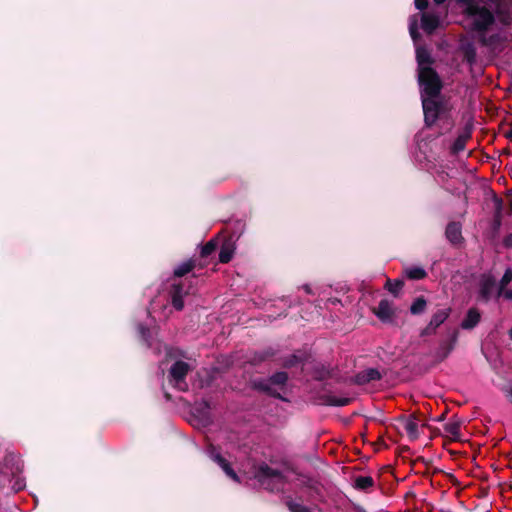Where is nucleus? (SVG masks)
Instances as JSON below:
<instances>
[{
  "label": "nucleus",
  "instance_id": "nucleus-7",
  "mask_svg": "<svg viewBox=\"0 0 512 512\" xmlns=\"http://www.w3.org/2000/svg\"><path fill=\"white\" fill-rule=\"evenodd\" d=\"M256 478L261 482L263 485L266 484L267 480H271L275 482L276 484L283 483V475L282 473L277 470L273 469L267 464H261L258 467V470L256 472Z\"/></svg>",
  "mask_w": 512,
  "mask_h": 512
},
{
  "label": "nucleus",
  "instance_id": "nucleus-35",
  "mask_svg": "<svg viewBox=\"0 0 512 512\" xmlns=\"http://www.w3.org/2000/svg\"><path fill=\"white\" fill-rule=\"evenodd\" d=\"M23 486H24V484L17 480L12 488H13V490L18 491V490L22 489Z\"/></svg>",
  "mask_w": 512,
  "mask_h": 512
},
{
  "label": "nucleus",
  "instance_id": "nucleus-39",
  "mask_svg": "<svg viewBox=\"0 0 512 512\" xmlns=\"http://www.w3.org/2000/svg\"><path fill=\"white\" fill-rule=\"evenodd\" d=\"M434 1H435V3H437V4H442V3H444L446 0H434Z\"/></svg>",
  "mask_w": 512,
  "mask_h": 512
},
{
  "label": "nucleus",
  "instance_id": "nucleus-9",
  "mask_svg": "<svg viewBox=\"0 0 512 512\" xmlns=\"http://www.w3.org/2000/svg\"><path fill=\"white\" fill-rule=\"evenodd\" d=\"M450 315V309H441L433 314L429 324L422 330L421 335H432L436 329L443 324Z\"/></svg>",
  "mask_w": 512,
  "mask_h": 512
},
{
  "label": "nucleus",
  "instance_id": "nucleus-24",
  "mask_svg": "<svg viewBox=\"0 0 512 512\" xmlns=\"http://www.w3.org/2000/svg\"><path fill=\"white\" fill-rule=\"evenodd\" d=\"M233 257V249L229 245H223L219 253L221 263H228Z\"/></svg>",
  "mask_w": 512,
  "mask_h": 512
},
{
  "label": "nucleus",
  "instance_id": "nucleus-4",
  "mask_svg": "<svg viewBox=\"0 0 512 512\" xmlns=\"http://www.w3.org/2000/svg\"><path fill=\"white\" fill-rule=\"evenodd\" d=\"M190 370L189 364L183 361L175 362L170 369V382L181 391L187 389L185 377Z\"/></svg>",
  "mask_w": 512,
  "mask_h": 512
},
{
  "label": "nucleus",
  "instance_id": "nucleus-1",
  "mask_svg": "<svg viewBox=\"0 0 512 512\" xmlns=\"http://www.w3.org/2000/svg\"><path fill=\"white\" fill-rule=\"evenodd\" d=\"M464 8L466 28L473 37L492 52L503 50L507 40L502 30L494 31L495 17L485 0H456Z\"/></svg>",
  "mask_w": 512,
  "mask_h": 512
},
{
  "label": "nucleus",
  "instance_id": "nucleus-38",
  "mask_svg": "<svg viewBox=\"0 0 512 512\" xmlns=\"http://www.w3.org/2000/svg\"><path fill=\"white\" fill-rule=\"evenodd\" d=\"M508 397L510 398V400L512 401V387L509 389L508 391Z\"/></svg>",
  "mask_w": 512,
  "mask_h": 512
},
{
  "label": "nucleus",
  "instance_id": "nucleus-8",
  "mask_svg": "<svg viewBox=\"0 0 512 512\" xmlns=\"http://www.w3.org/2000/svg\"><path fill=\"white\" fill-rule=\"evenodd\" d=\"M207 454L214 462H216L222 468V470L228 477H230L234 481H239L235 471L230 467V464L221 456L220 452L215 446L210 445L209 448L207 449Z\"/></svg>",
  "mask_w": 512,
  "mask_h": 512
},
{
  "label": "nucleus",
  "instance_id": "nucleus-36",
  "mask_svg": "<svg viewBox=\"0 0 512 512\" xmlns=\"http://www.w3.org/2000/svg\"><path fill=\"white\" fill-rule=\"evenodd\" d=\"M139 332H140L141 336L143 337V339H144L145 341H148V340H147V337H146V332H145V329H144V327H143V326H140V327H139Z\"/></svg>",
  "mask_w": 512,
  "mask_h": 512
},
{
  "label": "nucleus",
  "instance_id": "nucleus-27",
  "mask_svg": "<svg viewBox=\"0 0 512 512\" xmlns=\"http://www.w3.org/2000/svg\"><path fill=\"white\" fill-rule=\"evenodd\" d=\"M511 280H512V269L508 268V269H506V271L500 281V285L497 290V294L502 293L503 290L505 289V287L511 282Z\"/></svg>",
  "mask_w": 512,
  "mask_h": 512
},
{
  "label": "nucleus",
  "instance_id": "nucleus-20",
  "mask_svg": "<svg viewBox=\"0 0 512 512\" xmlns=\"http://www.w3.org/2000/svg\"><path fill=\"white\" fill-rule=\"evenodd\" d=\"M444 432L448 436H450V437H452L454 439L458 438L459 435H460V424H459V422H457V421H449V422L445 423V425H444Z\"/></svg>",
  "mask_w": 512,
  "mask_h": 512
},
{
  "label": "nucleus",
  "instance_id": "nucleus-12",
  "mask_svg": "<svg viewBox=\"0 0 512 512\" xmlns=\"http://www.w3.org/2000/svg\"><path fill=\"white\" fill-rule=\"evenodd\" d=\"M188 294V290L183 284H174L171 289L172 305L176 310H182L184 307L183 297Z\"/></svg>",
  "mask_w": 512,
  "mask_h": 512
},
{
  "label": "nucleus",
  "instance_id": "nucleus-14",
  "mask_svg": "<svg viewBox=\"0 0 512 512\" xmlns=\"http://www.w3.org/2000/svg\"><path fill=\"white\" fill-rule=\"evenodd\" d=\"M421 21L422 29L426 33L431 34L438 27L440 22V16L433 11L423 13Z\"/></svg>",
  "mask_w": 512,
  "mask_h": 512
},
{
  "label": "nucleus",
  "instance_id": "nucleus-13",
  "mask_svg": "<svg viewBox=\"0 0 512 512\" xmlns=\"http://www.w3.org/2000/svg\"><path fill=\"white\" fill-rule=\"evenodd\" d=\"M403 430L411 440H415L419 436V420L415 416H409L401 422Z\"/></svg>",
  "mask_w": 512,
  "mask_h": 512
},
{
  "label": "nucleus",
  "instance_id": "nucleus-15",
  "mask_svg": "<svg viewBox=\"0 0 512 512\" xmlns=\"http://www.w3.org/2000/svg\"><path fill=\"white\" fill-rule=\"evenodd\" d=\"M481 314L476 308H470L466 316L462 320L460 327L464 330H471L475 328L480 322Z\"/></svg>",
  "mask_w": 512,
  "mask_h": 512
},
{
  "label": "nucleus",
  "instance_id": "nucleus-42",
  "mask_svg": "<svg viewBox=\"0 0 512 512\" xmlns=\"http://www.w3.org/2000/svg\"><path fill=\"white\" fill-rule=\"evenodd\" d=\"M507 244H508V245H512V240L508 239V240H507Z\"/></svg>",
  "mask_w": 512,
  "mask_h": 512
},
{
  "label": "nucleus",
  "instance_id": "nucleus-28",
  "mask_svg": "<svg viewBox=\"0 0 512 512\" xmlns=\"http://www.w3.org/2000/svg\"><path fill=\"white\" fill-rule=\"evenodd\" d=\"M287 505L291 512H310L305 506L293 501H289Z\"/></svg>",
  "mask_w": 512,
  "mask_h": 512
},
{
  "label": "nucleus",
  "instance_id": "nucleus-2",
  "mask_svg": "<svg viewBox=\"0 0 512 512\" xmlns=\"http://www.w3.org/2000/svg\"><path fill=\"white\" fill-rule=\"evenodd\" d=\"M441 87V81L420 85L424 120L428 126L435 123L442 110L438 100Z\"/></svg>",
  "mask_w": 512,
  "mask_h": 512
},
{
  "label": "nucleus",
  "instance_id": "nucleus-16",
  "mask_svg": "<svg viewBox=\"0 0 512 512\" xmlns=\"http://www.w3.org/2000/svg\"><path fill=\"white\" fill-rule=\"evenodd\" d=\"M446 237L452 244H458L462 240L461 225L457 222H451L446 228Z\"/></svg>",
  "mask_w": 512,
  "mask_h": 512
},
{
  "label": "nucleus",
  "instance_id": "nucleus-21",
  "mask_svg": "<svg viewBox=\"0 0 512 512\" xmlns=\"http://www.w3.org/2000/svg\"><path fill=\"white\" fill-rule=\"evenodd\" d=\"M350 402V398L348 397H342L337 395H330L327 397L326 403L331 406H346Z\"/></svg>",
  "mask_w": 512,
  "mask_h": 512
},
{
  "label": "nucleus",
  "instance_id": "nucleus-3",
  "mask_svg": "<svg viewBox=\"0 0 512 512\" xmlns=\"http://www.w3.org/2000/svg\"><path fill=\"white\" fill-rule=\"evenodd\" d=\"M416 59L418 63L419 85L440 81L437 73L430 67L432 61L427 49L423 47H417Z\"/></svg>",
  "mask_w": 512,
  "mask_h": 512
},
{
  "label": "nucleus",
  "instance_id": "nucleus-19",
  "mask_svg": "<svg viewBox=\"0 0 512 512\" xmlns=\"http://www.w3.org/2000/svg\"><path fill=\"white\" fill-rule=\"evenodd\" d=\"M374 485V480L371 476H358L355 479V488L358 490H367Z\"/></svg>",
  "mask_w": 512,
  "mask_h": 512
},
{
  "label": "nucleus",
  "instance_id": "nucleus-22",
  "mask_svg": "<svg viewBox=\"0 0 512 512\" xmlns=\"http://www.w3.org/2000/svg\"><path fill=\"white\" fill-rule=\"evenodd\" d=\"M406 275L410 278V279H422L426 276V272L423 268L421 267H409L406 269Z\"/></svg>",
  "mask_w": 512,
  "mask_h": 512
},
{
  "label": "nucleus",
  "instance_id": "nucleus-23",
  "mask_svg": "<svg viewBox=\"0 0 512 512\" xmlns=\"http://www.w3.org/2000/svg\"><path fill=\"white\" fill-rule=\"evenodd\" d=\"M194 267V263L192 261H186L180 264L175 270L174 275L178 277H182L185 274L189 273Z\"/></svg>",
  "mask_w": 512,
  "mask_h": 512
},
{
  "label": "nucleus",
  "instance_id": "nucleus-37",
  "mask_svg": "<svg viewBox=\"0 0 512 512\" xmlns=\"http://www.w3.org/2000/svg\"><path fill=\"white\" fill-rule=\"evenodd\" d=\"M303 289L305 290L306 293L308 294H311L312 293V290H311V287L309 285H304L303 286Z\"/></svg>",
  "mask_w": 512,
  "mask_h": 512
},
{
  "label": "nucleus",
  "instance_id": "nucleus-30",
  "mask_svg": "<svg viewBox=\"0 0 512 512\" xmlns=\"http://www.w3.org/2000/svg\"><path fill=\"white\" fill-rule=\"evenodd\" d=\"M387 286L390 292L395 293L397 290H399L402 286L401 282H396L395 284H392L390 281L387 282Z\"/></svg>",
  "mask_w": 512,
  "mask_h": 512
},
{
  "label": "nucleus",
  "instance_id": "nucleus-25",
  "mask_svg": "<svg viewBox=\"0 0 512 512\" xmlns=\"http://www.w3.org/2000/svg\"><path fill=\"white\" fill-rule=\"evenodd\" d=\"M426 308V300L422 297L417 298L411 305L410 311L412 314H420Z\"/></svg>",
  "mask_w": 512,
  "mask_h": 512
},
{
  "label": "nucleus",
  "instance_id": "nucleus-29",
  "mask_svg": "<svg viewBox=\"0 0 512 512\" xmlns=\"http://www.w3.org/2000/svg\"><path fill=\"white\" fill-rule=\"evenodd\" d=\"M216 249V243L209 241L201 250V255L206 257L209 256Z\"/></svg>",
  "mask_w": 512,
  "mask_h": 512
},
{
  "label": "nucleus",
  "instance_id": "nucleus-5",
  "mask_svg": "<svg viewBox=\"0 0 512 512\" xmlns=\"http://www.w3.org/2000/svg\"><path fill=\"white\" fill-rule=\"evenodd\" d=\"M458 334V331L453 329L449 331L448 339L440 342L435 352V357L438 361H443L453 351L458 340Z\"/></svg>",
  "mask_w": 512,
  "mask_h": 512
},
{
  "label": "nucleus",
  "instance_id": "nucleus-32",
  "mask_svg": "<svg viewBox=\"0 0 512 512\" xmlns=\"http://www.w3.org/2000/svg\"><path fill=\"white\" fill-rule=\"evenodd\" d=\"M466 58L470 63L474 61L475 51L472 47L466 51Z\"/></svg>",
  "mask_w": 512,
  "mask_h": 512
},
{
  "label": "nucleus",
  "instance_id": "nucleus-34",
  "mask_svg": "<svg viewBox=\"0 0 512 512\" xmlns=\"http://www.w3.org/2000/svg\"><path fill=\"white\" fill-rule=\"evenodd\" d=\"M300 361L299 357L293 355L292 358L287 362V365L292 366Z\"/></svg>",
  "mask_w": 512,
  "mask_h": 512
},
{
  "label": "nucleus",
  "instance_id": "nucleus-41",
  "mask_svg": "<svg viewBox=\"0 0 512 512\" xmlns=\"http://www.w3.org/2000/svg\"><path fill=\"white\" fill-rule=\"evenodd\" d=\"M507 244H508V245H512V240L508 239V240H507Z\"/></svg>",
  "mask_w": 512,
  "mask_h": 512
},
{
  "label": "nucleus",
  "instance_id": "nucleus-11",
  "mask_svg": "<svg viewBox=\"0 0 512 512\" xmlns=\"http://www.w3.org/2000/svg\"><path fill=\"white\" fill-rule=\"evenodd\" d=\"M375 315L383 322H390L394 315L392 304L387 299L379 302L378 307L374 309Z\"/></svg>",
  "mask_w": 512,
  "mask_h": 512
},
{
  "label": "nucleus",
  "instance_id": "nucleus-10",
  "mask_svg": "<svg viewBox=\"0 0 512 512\" xmlns=\"http://www.w3.org/2000/svg\"><path fill=\"white\" fill-rule=\"evenodd\" d=\"M287 379L288 376L285 372H277L262 384L260 388L273 396H278L276 386L282 387L286 383Z\"/></svg>",
  "mask_w": 512,
  "mask_h": 512
},
{
  "label": "nucleus",
  "instance_id": "nucleus-6",
  "mask_svg": "<svg viewBox=\"0 0 512 512\" xmlns=\"http://www.w3.org/2000/svg\"><path fill=\"white\" fill-rule=\"evenodd\" d=\"M496 292L494 278L488 274L482 275L479 281V300L487 302Z\"/></svg>",
  "mask_w": 512,
  "mask_h": 512
},
{
  "label": "nucleus",
  "instance_id": "nucleus-26",
  "mask_svg": "<svg viewBox=\"0 0 512 512\" xmlns=\"http://www.w3.org/2000/svg\"><path fill=\"white\" fill-rule=\"evenodd\" d=\"M409 33L413 41L416 42L419 37L417 16H412L409 20Z\"/></svg>",
  "mask_w": 512,
  "mask_h": 512
},
{
  "label": "nucleus",
  "instance_id": "nucleus-33",
  "mask_svg": "<svg viewBox=\"0 0 512 512\" xmlns=\"http://www.w3.org/2000/svg\"><path fill=\"white\" fill-rule=\"evenodd\" d=\"M497 296H503L508 300H512V289L506 290L504 289L502 293H498Z\"/></svg>",
  "mask_w": 512,
  "mask_h": 512
},
{
  "label": "nucleus",
  "instance_id": "nucleus-17",
  "mask_svg": "<svg viewBox=\"0 0 512 512\" xmlns=\"http://www.w3.org/2000/svg\"><path fill=\"white\" fill-rule=\"evenodd\" d=\"M471 137V129L466 127L464 131L456 138L452 146L453 153H459L465 149L467 140Z\"/></svg>",
  "mask_w": 512,
  "mask_h": 512
},
{
  "label": "nucleus",
  "instance_id": "nucleus-31",
  "mask_svg": "<svg viewBox=\"0 0 512 512\" xmlns=\"http://www.w3.org/2000/svg\"><path fill=\"white\" fill-rule=\"evenodd\" d=\"M415 3V7L419 10H423L427 7L428 5V0H415L414 1Z\"/></svg>",
  "mask_w": 512,
  "mask_h": 512
},
{
  "label": "nucleus",
  "instance_id": "nucleus-40",
  "mask_svg": "<svg viewBox=\"0 0 512 512\" xmlns=\"http://www.w3.org/2000/svg\"><path fill=\"white\" fill-rule=\"evenodd\" d=\"M509 336H510V339L512 340V328L509 331Z\"/></svg>",
  "mask_w": 512,
  "mask_h": 512
},
{
  "label": "nucleus",
  "instance_id": "nucleus-18",
  "mask_svg": "<svg viewBox=\"0 0 512 512\" xmlns=\"http://www.w3.org/2000/svg\"><path fill=\"white\" fill-rule=\"evenodd\" d=\"M380 378H381L380 372L374 368L366 369L357 375V381L360 384H364V383H367L370 381L379 380Z\"/></svg>",
  "mask_w": 512,
  "mask_h": 512
}]
</instances>
